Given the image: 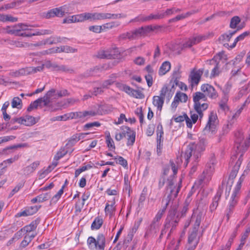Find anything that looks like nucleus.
Wrapping results in <instances>:
<instances>
[{
    "label": "nucleus",
    "mask_w": 250,
    "mask_h": 250,
    "mask_svg": "<svg viewBox=\"0 0 250 250\" xmlns=\"http://www.w3.org/2000/svg\"><path fill=\"white\" fill-rule=\"evenodd\" d=\"M207 144L206 139L200 138L197 144L190 143L188 145L186 150L182 154L186 166L188 165L189 159H193L195 162L199 161L201 152L205 150Z\"/></svg>",
    "instance_id": "1"
},
{
    "label": "nucleus",
    "mask_w": 250,
    "mask_h": 250,
    "mask_svg": "<svg viewBox=\"0 0 250 250\" xmlns=\"http://www.w3.org/2000/svg\"><path fill=\"white\" fill-rule=\"evenodd\" d=\"M202 218V214L198 209L193 210L191 217V223L193 226V230L189 233L188 241L185 250H194L197 247L199 238L197 236V231Z\"/></svg>",
    "instance_id": "2"
},
{
    "label": "nucleus",
    "mask_w": 250,
    "mask_h": 250,
    "mask_svg": "<svg viewBox=\"0 0 250 250\" xmlns=\"http://www.w3.org/2000/svg\"><path fill=\"white\" fill-rule=\"evenodd\" d=\"M235 143L237 148L236 153H241L238 160L235 162V165L233 167V169L230 174V177L234 178L237 175V173L240 168L242 162L243 153L245 152L249 147L250 145V142L244 140L243 133L241 131H237L235 133Z\"/></svg>",
    "instance_id": "3"
},
{
    "label": "nucleus",
    "mask_w": 250,
    "mask_h": 250,
    "mask_svg": "<svg viewBox=\"0 0 250 250\" xmlns=\"http://www.w3.org/2000/svg\"><path fill=\"white\" fill-rule=\"evenodd\" d=\"M29 25L25 24L19 23L13 27L7 26L5 28V32L8 34L23 37H32L52 33V31L50 30H43L41 31L32 32L29 28Z\"/></svg>",
    "instance_id": "4"
},
{
    "label": "nucleus",
    "mask_w": 250,
    "mask_h": 250,
    "mask_svg": "<svg viewBox=\"0 0 250 250\" xmlns=\"http://www.w3.org/2000/svg\"><path fill=\"white\" fill-rule=\"evenodd\" d=\"M55 90L51 89L49 90L43 98H39L32 102L27 108L29 111L37 108L39 105L47 106L51 111H55L60 108L62 105L57 103L55 106L52 105V97L55 95Z\"/></svg>",
    "instance_id": "5"
},
{
    "label": "nucleus",
    "mask_w": 250,
    "mask_h": 250,
    "mask_svg": "<svg viewBox=\"0 0 250 250\" xmlns=\"http://www.w3.org/2000/svg\"><path fill=\"white\" fill-rule=\"evenodd\" d=\"M244 179V176L242 175L237 182V184L232 191L228 205L226 210V216L229 219L233 212L234 208L237 205L241 194V188L242 183Z\"/></svg>",
    "instance_id": "6"
},
{
    "label": "nucleus",
    "mask_w": 250,
    "mask_h": 250,
    "mask_svg": "<svg viewBox=\"0 0 250 250\" xmlns=\"http://www.w3.org/2000/svg\"><path fill=\"white\" fill-rule=\"evenodd\" d=\"M215 159L212 157L209 162L207 164L205 169L195 182L193 187L199 188L203 187L209 182L211 178V175L214 170Z\"/></svg>",
    "instance_id": "7"
},
{
    "label": "nucleus",
    "mask_w": 250,
    "mask_h": 250,
    "mask_svg": "<svg viewBox=\"0 0 250 250\" xmlns=\"http://www.w3.org/2000/svg\"><path fill=\"white\" fill-rule=\"evenodd\" d=\"M193 101L194 108L201 119L203 116V112L208 107V104L206 102L207 97L204 93L196 92L193 94Z\"/></svg>",
    "instance_id": "8"
},
{
    "label": "nucleus",
    "mask_w": 250,
    "mask_h": 250,
    "mask_svg": "<svg viewBox=\"0 0 250 250\" xmlns=\"http://www.w3.org/2000/svg\"><path fill=\"white\" fill-rule=\"evenodd\" d=\"M181 186L180 185L178 186V187H173V185L172 184L170 183L168 188H167V190H170V193L169 195H168L167 199L165 200V205L164 208L158 211L157 213L156 214L155 218L153 219V223H155L156 222H158L162 217L166 208L168 205L169 201L171 199V198H175L177 197L178 193L180 189Z\"/></svg>",
    "instance_id": "9"
},
{
    "label": "nucleus",
    "mask_w": 250,
    "mask_h": 250,
    "mask_svg": "<svg viewBox=\"0 0 250 250\" xmlns=\"http://www.w3.org/2000/svg\"><path fill=\"white\" fill-rule=\"evenodd\" d=\"M87 245L90 250H104L105 238L103 234H99L95 238L89 236L87 240Z\"/></svg>",
    "instance_id": "10"
},
{
    "label": "nucleus",
    "mask_w": 250,
    "mask_h": 250,
    "mask_svg": "<svg viewBox=\"0 0 250 250\" xmlns=\"http://www.w3.org/2000/svg\"><path fill=\"white\" fill-rule=\"evenodd\" d=\"M218 123L217 114L213 111L208 115V122L203 129L204 133L209 136L214 134L217 131L216 127Z\"/></svg>",
    "instance_id": "11"
},
{
    "label": "nucleus",
    "mask_w": 250,
    "mask_h": 250,
    "mask_svg": "<svg viewBox=\"0 0 250 250\" xmlns=\"http://www.w3.org/2000/svg\"><path fill=\"white\" fill-rule=\"evenodd\" d=\"M156 29V26H153L152 25L146 26L139 28L133 31L127 32L126 34L123 35L122 36L123 38L133 40L139 37L144 36Z\"/></svg>",
    "instance_id": "12"
},
{
    "label": "nucleus",
    "mask_w": 250,
    "mask_h": 250,
    "mask_svg": "<svg viewBox=\"0 0 250 250\" xmlns=\"http://www.w3.org/2000/svg\"><path fill=\"white\" fill-rule=\"evenodd\" d=\"M198 118V115L196 113H191L190 118H189L186 114H185L184 115H180L174 119V120L177 123L185 121L187 127L191 128L193 124L196 123Z\"/></svg>",
    "instance_id": "13"
},
{
    "label": "nucleus",
    "mask_w": 250,
    "mask_h": 250,
    "mask_svg": "<svg viewBox=\"0 0 250 250\" xmlns=\"http://www.w3.org/2000/svg\"><path fill=\"white\" fill-rule=\"evenodd\" d=\"M201 90L206 95L211 99H215L218 96V94L214 87L209 84H204L201 86Z\"/></svg>",
    "instance_id": "14"
},
{
    "label": "nucleus",
    "mask_w": 250,
    "mask_h": 250,
    "mask_svg": "<svg viewBox=\"0 0 250 250\" xmlns=\"http://www.w3.org/2000/svg\"><path fill=\"white\" fill-rule=\"evenodd\" d=\"M76 49L71 48L68 46H62L61 47H56L50 48L48 50L44 51L42 53L43 54H49L55 53H60L62 52L69 53L75 52Z\"/></svg>",
    "instance_id": "15"
},
{
    "label": "nucleus",
    "mask_w": 250,
    "mask_h": 250,
    "mask_svg": "<svg viewBox=\"0 0 250 250\" xmlns=\"http://www.w3.org/2000/svg\"><path fill=\"white\" fill-rule=\"evenodd\" d=\"M243 58V55H238L232 61L233 64L235 66V67L231 72V79H232V77L235 76L237 74L238 72H239L241 68L243 67V63L242 62Z\"/></svg>",
    "instance_id": "16"
},
{
    "label": "nucleus",
    "mask_w": 250,
    "mask_h": 250,
    "mask_svg": "<svg viewBox=\"0 0 250 250\" xmlns=\"http://www.w3.org/2000/svg\"><path fill=\"white\" fill-rule=\"evenodd\" d=\"M178 223V221L174 219L169 220L167 218L166 221L164 229L162 230L161 235L166 234L169 229H170L168 234L167 237H169L172 231L176 229Z\"/></svg>",
    "instance_id": "17"
},
{
    "label": "nucleus",
    "mask_w": 250,
    "mask_h": 250,
    "mask_svg": "<svg viewBox=\"0 0 250 250\" xmlns=\"http://www.w3.org/2000/svg\"><path fill=\"white\" fill-rule=\"evenodd\" d=\"M203 73V72L202 69L191 72L189 76V81L192 87L196 86L198 84Z\"/></svg>",
    "instance_id": "18"
},
{
    "label": "nucleus",
    "mask_w": 250,
    "mask_h": 250,
    "mask_svg": "<svg viewBox=\"0 0 250 250\" xmlns=\"http://www.w3.org/2000/svg\"><path fill=\"white\" fill-rule=\"evenodd\" d=\"M124 132H125V137H127V146H132L135 141V132L131 128L126 126H124Z\"/></svg>",
    "instance_id": "19"
},
{
    "label": "nucleus",
    "mask_w": 250,
    "mask_h": 250,
    "mask_svg": "<svg viewBox=\"0 0 250 250\" xmlns=\"http://www.w3.org/2000/svg\"><path fill=\"white\" fill-rule=\"evenodd\" d=\"M15 121L19 124L26 126H31L36 123L35 118L30 115H25L20 118H16Z\"/></svg>",
    "instance_id": "20"
},
{
    "label": "nucleus",
    "mask_w": 250,
    "mask_h": 250,
    "mask_svg": "<svg viewBox=\"0 0 250 250\" xmlns=\"http://www.w3.org/2000/svg\"><path fill=\"white\" fill-rule=\"evenodd\" d=\"M206 37L205 36H196L192 37L187 39L185 42L183 44V47H190L192 45H195L203 40H205Z\"/></svg>",
    "instance_id": "21"
},
{
    "label": "nucleus",
    "mask_w": 250,
    "mask_h": 250,
    "mask_svg": "<svg viewBox=\"0 0 250 250\" xmlns=\"http://www.w3.org/2000/svg\"><path fill=\"white\" fill-rule=\"evenodd\" d=\"M116 210V206L115 205V200L111 201H108L105 205L104 212L106 215L109 216V218H112L115 214Z\"/></svg>",
    "instance_id": "22"
},
{
    "label": "nucleus",
    "mask_w": 250,
    "mask_h": 250,
    "mask_svg": "<svg viewBox=\"0 0 250 250\" xmlns=\"http://www.w3.org/2000/svg\"><path fill=\"white\" fill-rule=\"evenodd\" d=\"M250 103V94L245 101V103L243 104V105L234 113H232V116L231 117H229L228 121L230 125L233 123L239 117V116L241 114L242 111L243 110L244 107L246 106V105L249 104Z\"/></svg>",
    "instance_id": "23"
},
{
    "label": "nucleus",
    "mask_w": 250,
    "mask_h": 250,
    "mask_svg": "<svg viewBox=\"0 0 250 250\" xmlns=\"http://www.w3.org/2000/svg\"><path fill=\"white\" fill-rule=\"evenodd\" d=\"M87 134H88V133H81L73 135L68 140V143L66 144L65 146L68 149L69 147H72L74 146L78 141L84 138L85 136Z\"/></svg>",
    "instance_id": "24"
},
{
    "label": "nucleus",
    "mask_w": 250,
    "mask_h": 250,
    "mask_svg": "<svg viewBox=\"0 0 250 250\" xmlns=\"http://www.w3.org/2000/svg\"><path fill=\"white\" fill-rule=\"evenodd\" d=\"M84 21L103 20V13H83Z\"/></svg>",
    "instance_id": "25"
},
{
    "label": "nucleus",
    "mask_w": 250,
    "mask_h": 250,
    "mask_svg": "<svg viewBox=\"0 0 250 250\" xmlns=\"http://www.w3.org/2000/svg\"><path fill=\"white\" fill-rule=\"evenodd\" d=\"M83 21H84V18L83 13L79 15L69 16L63 19V23H70L76 22H82Z\"/></svg>",
    "instance_id": "26"
},
{
    "label": "nucleus",
    "mask_w": 250,
    "mask_h": 250,
    "mask_svg": "<svg viewBox=\"0 0 250 250\" xmlns=\"http://www.w3.org/2000/svg\"><path fill=\"white\" fill-rule=\"evenodd\" d=\"M222 194V190L221 189H219L215 196L213 197L212 199V202L210 205V210L211 212L214 211L218 205V202L220 201L221 196Z\"/></svg>",
    "instance_id": "27"
},
{
    "label": "nucleus",
    "mask_w": 250,
    "mask_h": 250,
    "mask_svg": "<svg viewBox=\"0 0 250 250\" xmlns=\"http://www.w3.org/2000/svg\"><path fill=\"white\" fill-rule=\"evenodd\" d=\"M62 39L60 37L58 36H53L49 38L42 41L40 43H37L35 44L36 46H38L40 45H45L46 44H56L58 42H62Z\"/></svg>",
    "instance_id": "28"
},
{
    "label": "nucleus",
    "mask_w": 250,
    "mask_h": 250,
    "mask_svg": "<svg viewBox=\"0 0 250 250\" xmlns=\"http://www.w3.org/2000/svg\"><path fill=\"white\" fill-rule=\"evenodd\" d=\"M228 101L229 97L227 95H225L222 97L218 104L219 109L224 112L225 114L229 110V108L228 104Z\"/></svg>",
    "instance_id": "29"
},
{
    "label": "nucleus",
    "mask_w": 250,
    "mask_h": 250,
    "mask_svg": "<svg viewBox=\"0 0 250 250\" xmlns=\"http://www.w3.org/2000/svg\"><path fill=\"white\" fill-rule=\"evenodd\" d=\"M165 99L159 96H154L152 99L153 104L157 107L158 110L161 111L164 103Z\"/></svg>",
    "instance_id": "30"
},
{
    "label": "nucleus",
    "mask_w": 250,
    "mask_h": 250,
    "mask_svg": "<svg viewBox=\"0 0 250 250\" xmlns=\"http://www.w3.org/2000/svg\"><path fill=\"white\" fill-rule=\"evenodd\" d=\"M37 210L38 208L36 206L30 207L27 208L24 210L19 212L17 215L19 217L30 216L35 213Z\"/></svg>",
    "instance_id": "31"
},
{
    "label": "nucleus",
    "mask_w": 250,
    "mask_h": 250,
    "mask_svg": "<svg viewBox=\"0 0 250 250\" xmlns=\"http://www.w3.org/2000/svg\"><path fill=\"white\" fill-rule=\"evenodd\" d=\"M105 134V143L107 146L108 147L109 150H113L115 149V146L114 144V141L111 138L110 132L109 131H106Z\"/></svg>",
    "instance_id": "32"
},
{
    "label": "nucleus",
    "mask_w": 250,
    "mask_h": 250,
    "mask_svg": "<svg viewBox=\"0 0 250 250\" xmlns=\"http://www.w3.org/2000/svg\"><path fill=\"white\" fill-rule=\"evenodd\" d=\"M171 67L170 63L168 61L164 62L160 66L159 70V75L163 76L169 71Z\"/></svg>",
    "instance_id": "33"
},
{
    "label": "nucleus",
    "mask_w": 250,
    "mask_h": 250,
    "mask_svg": "<svg viewBox=\"0 0 250 250\" xmlns=\"http://www.w3.org/2000/svg\"><path fill=\"white\" fill-rule=\"evenodd\" d=\"M73 149L70 151V153L73 151ZM69 152V150L65 146L61 148L59 151H58L57 154L54 156V160L59 161L60 159L64 156L67 153Z\"/></svg>",
    "instance_id": "34"
},
{
    "label": "nucleus",
    "mask_w": 250,
    "mask_h": 250,
    "mask_svg": "<svg viewBox=\"0 0 250 250\" xmlns=\"http://www.w3.org/2000/svg\"><path fill=\"white\" fill-rule=\"evenodd\" d=\"M103 219L100 216L96 217L92 222L91 229L92 230H97L99 229L103 224Z\"/></svg>",
    "instance_id": "35"
},
{
    "label": "nucleus",
    "mask_w": 250,
    "mask_h": 250,
    "mask_svg": "<svg viewBox=\"0 0 250 250\" xmlns=\"http://www.w3.org/2000/svg\"><path fill=\"white\" fill-rule=\"evenodd\" d=\"M183 160H185L184 158L182 157L181 155L180 158H177V160L176 161V163H177L176 165L173 162H170V166L173 175H176L177 174L180 163Z\"/></svg>",
    "instance_id": "36"
},
{
    "label": "nucleus",
    "mask_w": 250,
    "mask_h": 250,
    "mask_svg": "<svg viewBox=\"0 0 250 250\" xmlns=\"http://www.w3.org/2000/svg\"><path fill=\"white\" fill-rule=\"evenodd\" d=\"M120 25V23L117 21H112L107 22L101 25L102 32L105 31L107 30L111 29L114 27H116Z\"/></svg>",
    "instance_id": "37"
},
{
    "label": "nucleus",
    "mask_w": 250,
    "mask_h": 250,
    "mask_svg": "<svg viewBox=\"0 0 250 250\" xmlns=\"http://www.w3.org/2000/svg\"><path fill=\"white\" fill-rule=\"evenodd\" d=\"M165 17V14L162 13H158L157 14H151L148 16L144 17L142 20L144 21H150L151 20H157L162 19Z\"/></svg>",
    "instance_id": "38"
},
{
    "label": "nucleus",
    "mask_w": 250,
    "mask_h": 250,
    "mask_svg": "<svg viewBox=\"0 0 250 250\" xmlns=\"http://www.w3.org/2000/svg\"><path fill=\"white\" fill-rule=\"evenodd\" d=\"M180 239H173L167 246L168 250H178L180 245Z\"/></svg>",
    "instance_id": "39"
},
{
    "label": "nucleus",
    "mask_w": 250,
    "mask_h": 250,
    "mask_svg": "<svg viewBox=\"0 0 250 250\" xmlns=\"http://www.w3.org/2000/svg\"><path fill=\"white\" fill-rule=\"evenodd\" d=\"M65 188V184H63L58 192L53 196L51 200V202L52 203H56L59 200L64 192V189Z\"/></svg>",
    "instance_id": "40"
},
{
    "label": "nucleus",
    "mask_w": 250,
    "mask_h": 250,
    "mask_svg": "<svg viewBox=\"0 0 250 250\" xmlns=\"http://www.w3.org/2000/svg\"><path fill=\"white\" fill-rule=\"evenodd\" d=\"M92 167V166L90 164H84L81 167L77 169L75 171V177H77L82 172L89 170Z\"/></svg>",
    "instance_id": "41"
},
{
    "label": "nucleus",
    "mask_w": 250,
    "mask_h": 250,
    "mask_svg": "<svg viewBox=\"0 0 250 250\" xmlns=\"http://www.w3.org/2000/svg\"><path fill=\"white\" fill-rule=\"evenodd\" d=\"M240 18L238 16L233 17L230 20L229 27L232 29H234L237 27H238V29H241V27L237 26L238 24L240 22Z\"/></svg>",
    "instance_id": "42"
},
{
    "label": "nucleus",
    "mask_w": 250,
    "mask_h": 250,
    "mask_svg": "<svg viewBox=\"0 0 250 250\" xmlns=\"http://www.w3.org/2000/svg\"><path fill=\"white\" fill-rule=\"evenodd\" d=\"M40 165L39 161H36L32 163L30 165L26 167L24 171L27 174L33 172Z\"/></svg>",
    "instance_id": "43"
},
{
    "label": "nucleus",
    "mask_w": 250,
    "mask_h": 250,
    "mask_svg": "<svg viewBox=\"0 0 250 250\" xmlns=\"http://www.w3.org/2000/svg\"><path fill=\"white\" fill-rule=\"evenodd\" d=\"M72 118L73 119H79L80 120H86V116L85 111H80L72 112Z\"/></svg>",
    "instance_id": "44"
},
{
    "label": "nucleus",
    "mask_w": 250,
    "mask_h": 250,
    "mask_svg": "<svg viewBox=\"0 0 250 250\" xmlns=\"http://www.w3.org/2000/svg\"><path fill=\"white\" fill-rule=\"evenodd\" d=\"M11 105L13 108L21 109L22 106L21 100L18 97H14L12 99Z\"/></svg>",
    "instance_id": "45"
},
{
    "label": "nucleus",
    "mask_w": 250,
    "mask_h": 250,
    "mask_svg": "<svg viewBox=\"0 0 250 250\" xmlns=\"http://www.w3.org/2000/svg\"><path fill=\"white\" fill-rule=\"evenodd\" d=\"M175 99H177L179 102L185 103L188 100V96L186 94L177 92L175 96Z\"/></svg>",
    "instance_id": "46"
},
{
    "label": "nucleus",
    "mask_w": 250,
    "mask_h": 250,
    "mask_svg": "<svg viewBox=\"0 0 250 250\" xmlns=\"http://www.w3.org/2000/svg\"><path fill=\"white\" fill-rule=\"evenodd\" d=\"M31 72L30 68H21L16 71L13 74L15 77H19L21 75H25L28 74Z\"/></svg>",
    "instance_id": "47"
},
{
    "label": "nucleus",
    "mask_w": 250,
    "mask_h": 250,
    "mask_svg": "<svg viewBox=\"0 0 250 250\" xmlns=\"http://www.w3.org/2000/svg\"><path fill=\"white\" fill-rule=\"evenodd\" d=\"M249 35V32H245L240 35L239 36H238L237 38H236L234 41V42L233 43L230 45V47L231 48H234L236 45V43L239 42L243 40L245 38H246L248 35Z\"/></svg>",
    "instance_id": "48"
},
{
    "label": "nucleus",
    "mask_w": 250,
    "mask_h": 250,
    "mask_svg": "<svg viewBox=\"0 0 250 250\" xmlns=\"http://www.w3.org/2000/svg\"><path fill=\"white\" fill-rule=\"evenodd\" d=\"M97 56L100 59H110L112 55L108 51L100 50L98 52Z\"/></svg>",
    "instance_id": "49"
},
{
    "label": "nucleus",
    "mask_w": 250,
    "mask_h": 250,
    "mask_svg": "<svg viewBox=\"0 0 250 250\" xmlns=\"http://www.w3.org/2000/svg\"><path fill=\"white\" fill-rule=\"evenodd\" d=\"M72 112L65 114L63 115L58 116L54 117L53 121H66L69 119H72Z\"/></svg>",
    "instance_id": "50"
},
{
    "label": "nucleus",
    "mask_w": 250,
    "mask_h": 250,
    "mask_svg": "<svg viewBox=\"0 0 250 250\" xmlns=\"http://www.w3.org/2000/svg\"><path fill=\"white\" fill-rule=\"evenodd\" d=\"M157 140L163 141V136L164 131L163 126L161 124H159L157 126L156 129Z\"/></svg>",
    "instance_id": "51"
},
{
    "label": "nucleus",
    "mask_w": 250,
    "mask_h": 250,
    "mask_svg": "<svg viewBox=\"0 0 250 250\" xmlns=\"http://www.w3.org/2000/svg\"><path fill=\"white\" fill-rule=\"evenodd\" d=\"M142 222V218H140L139 219L135 221L133 226L131 229V233L133 234L137 231L138 228H139L141 223Z\"/></svg>",
    "instance_id": "52"
},
{
    "label": "nucleus",
    "mask_w": 250,
    "mask_h": 250,
    "mask_svg": "<svg viewBox=\"0 0 250 250\" xmlns=\"http://www.w3.org/2000/svg\"><path fill=\"white\" fill-rule=\"evenodd\" d=\"M237 31L229 32L228 33L223 34L221 36V39L224 42H229L231 38L236 33Z\"/></svg>",
    "instance_id": "53"
},
{
    "label": "nucleus",
    "mask_w": 250,
    "mask_h": 250,
    "mask_svg": "<svg viewBox=\"0 0 250 250\" xmlns=\"http://www.w3.org/2000/svg\"><path fill=\"white\" fill-rule=\"evenodd\" d=\"M52 12L54 13L55 16L62 17L64 15L65 12L64 8L62 7L54 8Z\"/></svg>",
    "instance_id": "54"
},
{
    "label": "nucleus",
    "mask_w": 250,
    "mask_h": 250,
    "mask_svg": "<svg viewBox=\"0 0 250 250\" xmlns=\"http://www.w3.org/2000/svg\"><path fill=\"white\" fill-rule=\"evenodd\" d=\"M37 227V224L36 222H31L29 225H27L23 228L24 231L27 232H31L35 230Z\"/></svg>",
    "instance_id": "55"
},
{
    "label": "nucleus",
    "mask_w": 250,
    "mask_h": 250,
    "mask_svg": "<svg viewBox=\"0 0 250 250\" xmlns=\"http://www.w3.org/2000/svg\"><path fill=\"white\" fill-rule=\"evenodd\" d=\"M68 95V92L66 89H63L60 90L59 91H55V95L52 97V103L53 102V99H56L57 97H61L62 96H65Z\"/></svg>",
    "instance_id": "56"
},
{
    "label": "nucleus",
    "mask_w": 250,
    "mask_h": 250,
    "mask_svg": "<svg viewBox=\"0 0 250 250\" xmlns=\"http://www.w3.org/2000/svg\"><path fill=\"white\" fill-rule=\"evenodd\" d=\"M114 159L116 160L117 164L121 165L124 167H126L127 166V161L123 157L121 156H117L114 158Z\"/></svg>",
    "instance_id": "57"
},
{
    "label": "nucleus",
    "mask_w": 250,
    "mask_h": 250,
    "mask_svg": "<svg viewBox=\"0 0 250 250\" xmlns=\"http://www.w3.org/2000/svg\"><path fill=\"white\" fill-rule=\"evenodd\" d=\"M133 62L137 65L143 66L145 64L146 59L143 57L138 56L133 60Z\"/></svg>",
    "instance_id": "58"
},
{
    "label": "nucleus",
    "mask_w": 250,
    "mask_h": 250,
    "mask_svg": "<svg viewBox=\"0 0 250 250\" xmlns=\"http://www.w3.org/2000/svg\"><path fill=\"white\" fill-rule=\"evenodd\" d=\"M39 203L48 200L50 198V194L48 192L41 194L38 196Z\"/></svg>",
    "instance_id": "59"
},
{
    "label": "nucleus",
    "mask_w": 250,
    "mask_h": 250,
    "mask_svg": "<svg viewBox=\"0 0 250 250\" xmlns=\"http://www.w3.org/2000/svg\"><path fill=\"white\" fill-rule=\"evenodd\" d=\"M124 126L121 127V132H116L115 135V139L117 141H121L124 137H125V132H124Z\"/></svg>",
    "instance_id": "60"
},
{
    "label": "nucleus",
    "mask_w": 250,
    "mask_h": 250,
    "mask_svg": "<svg viewBox=\"0 0 250 250\" xmlns=\"http://www.w3.org/2000/svg\"><path fill=\"white\" fill-rule=\"evenodd\" d=\"M21 3V1H13L10 3H7L4 5L5 10L12 9L17 5H19Z\"/></svg>",
    "instance_id": "61"
},
{
    "label": "nucleus",
    "mask_w": 250,
    "mask_h": 250,
    "mask_svg": "<svg viewBox=\"0 0 250 250\" xmlns=\"http://www.w3.org/2000/svg\"><path fill=\"white\" fill-rule=\"evenodd\" d=\"M131 96L138 99H142L144 97L143 93L139 90L133 89Z\"/></svg>",
    "instance_id": "62"
},
{
    "label": "nucleus",
    "mask_w": 250,
    "mask_h": 250,
    "mask_svg": "<svg viewBox=\"0 0 250 250\" xmlns=\"http://www.w3.org/2000/svg\"><path fill=\"white\" fill-rule=\"evenodd\" d=\"M120 89L130 96L131 95V93L133 90L131 87L125 84H122L121 85Z\"/></svg>",
    "instance_id": "63"
},
{
    "label": "nucleus",
    "mask_w": 250,
    "mask_h": 250,
    "mask_svg": "<svg viewBox=\"0 0 250 250\" xmlns=\"http://www.w3.org/2000/svg\"><path fill=\"white\" fill-rule=\"evenodd\" d=\"M249 91H250V82L241 88L239 93L240 95H243Z\"/></svg>",
    "instance_id": "64"
}]
</instances>
